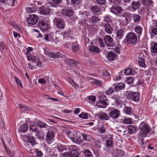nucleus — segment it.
Here are the masks:
<instances>
[{
	"mask_svg": "<svg viewBox=\"0 0 157 157\" xmlns=\"http://www.w3.org/2000/svg\"><path fill=\"white\" fill-rule=\"evenodd\" d=\"M140 131L139 135L142 137H145L150 131L148 126L145 122H142L139 125Z\"/></svg>",
	"mask_w": 157,
	"mask_h": 157,
	"instance_id": "nucleus-1",
	"label": "nucleus"
},
{
	"mask_svg": "<svg viewBox=\"0 0 157 157\" xmlns=\"http://www.w3.org/2000/svg\"><path fill=\"white\" fill-rule=\"evenodd\" d=\"M49 18L43 17L39 22V26L41 31L43 32H47L49 29V25L45 21H48Z\"/></svg>",
	"mask_w": 157,
	"mask_h": 157,
	"instance_id": "nucleus-2",
	"label": "nucleus"
},
{
	"mask_svg": "<svg viewBox=\"0 0 157 157\" xmlns=\"http://www.w3.org/2000/svg\"><path fill=\"white\" fill-rule=\"evenodd\" d=\"M127 42L128 43L134 44L137 41V37L136 34L130 32L128 33L125 37Z\"/></svg>",
	"mask_w": 157,
	"mask_h": 157,
	"instance_id": "nucleus-3",
	"label": "nucleus"
},
{
	"mask_svg": "<svg viewBox=\"0 0 157 157\" xmlns=\"http://www.w3.org/2000/svg\"><path fill=\"white\" fill-rule=\"evenodd\" d=\"M107 111L109 112L110 117L113 119H115L118 118L120 114L119 111L113 107L109 108Z\"/></svg>",
	"mask_w": 157,
	"mask_h": 157,
	"instance_id": "nucleus-4",
	"label": "nucleus"
},
{
	"mask_svg": "<svg viewBox=\"0 0 157 157\" xmlns=\"http://www.w3.org/2000/svg\"><path fill=\"white\" fill-rule=\"evenodd\" d=\"M54 23L59 29H63L65 26V23L64 21L59 18H57L54 20Z\"/></svg>",
	"mask_w": 157,
	"mask_h": 157,
	"instance_id": "nucleus-5",
	"label": "nucleus"
},
{
	"mask_svg": "<svg viewBox=\"0 0 157 157\" xmlns=\"http://www.w3.org/2000/svg\"><path fill=\"white\" fill-rule=\"evenodd\" d=\"M38 20L37 16L35 14H33L30 15L26 20L28 24L34 25L36 24Z\"/></svg>",
	"mask_w": 157,
	"mask_h": 157,
	"instance_id": "nucleus-6",
	"label": "nucleus"
},
{
	"mask_svg": "<svg viewBox=\"0 0 157 157\" xmlns=\"http://www.w3.org/2000/svg\"><path fill=\"white\" fill-rule=\"evenodd\" d=\"M96 117H98L101 121H106L109 119V117L108 115L105 113L101 112L96 113L95 115Z\"/></svg>",
	"mask_w": 157,
	"mask_h": 157,
	"instance_id": "nucleus-7",
	"label": "nucleus"
},
{
	"mask_svg": "<svg viewBox=\"0 0 157 157\" xmlns=\"http://www.w3.org/2000/svg\"><path fill=\"white\" fill-rule=\"evenodd\" d=\"M67 146L69 151H71L70 154L71 155V157H78V153L75 150L76 148V146L75 145L68 146Z\"/></svg>",
	"mask_w": 157,
	"mask_h": 157,
	"instance_id": "nucleus-8",
	"label": "nucleus"
},
{
	"mask_svg": "<svg viewBox=\"0 0 157 157\" xmlns=\"http://www.w3.org/2000/svg\"><path fill=\"white\" fill-rule=\"evenodd\" d=\"M128 94L129 99H132L135 101H139L140 96L138 93L130 92L128 93Z\"/></svg>",
	"mask_w": 157,
	"mask_h": 157,
	"instance_id": "nucleus-9",
	"label": "nucleus"
},
{
	"mask_svg": "<svg viewBox=\"0 0 157 157\" xmlns=\"http://www.w3.org/2000/svg\"><path fill=\"white\" fill-rule=\"evenodd\" d=\"M104 40L105 44L108 47H112L113 45V40L111 36L106 35L105 37Z\"/></svg>",
	"mask_w": 157,
	"mask_h": 157,
	"instance_id": "nucleus-10",
	"label": "nucleus"
},
{
	"mask_svg": "<svg viewBox=\"0 0 157 157\" xmlns=\"http://www.w3.org/2000/svg\"><path fill=\"white\" fill-rule=\"evenodd\" d=\"M122 11L121 8L120 6H113L112 7L110 10V12L116 15L120 14Z\"/></svg>",
	"mask_w": 157,
	"mask_h": 157,
	"instance_id": "nucleus-11",
	"label": "nucleus"
},
{
	"mask_svg": "<svg viewBox=\"0 0 157 157\" xmlns=\"http://www.w3.org/2000/svg\"><path fill=\"white\" fill-rule=\"evenodd\" d=\"M39 11L41 14L45 15L48 14L50 13V10L46 6L40 7Z\"/></svg>",
	"mask_w": 157,
	"mask_h": 157,
	"instance_id": "nucleus-12",
	"label": "nucleus"
},
{
	"mask_svg": "<svg viewBox=\"0 0 157 157\" xmlns=\"http://www.w3.org/2000/svg\"><path fill=\"white\" fill-rule=\"evenodd\" d=\"M74 143L76 144H80L82 142V140L81 139V134L77 133L75 138L72 141Z\"/></svg>",
	"mask_w": 157,
	"mask_h": 157,
	"instance_id": "nucleus-13",
	"label": "nucleus"
},
{
	"mask_svg": "<svg viewBox=\"0 0 157 157\" xmlns=\"http://www.w3.org/2000/svg\"><path fill=\"white\" fill-rule=\"evenodd\" d=\"M141 6L140 2V1H134L132 2V7L134 10L135 11L138 10Z\"/></svg>",
	"mask_w": 157,
	"mask_h": 157,
	"instance_id": "nucleus-14",
	"label": "nucleus"
},
{
	"mask_svg": "<svg viewBox=\"0 0 157 157\" xmlns=\"http://www.w3.org/2000/svg\"><path fill=\"white\" fill-rule=\"evenodd\" d=\"M28 129V126L26 123L20 125L19 129V131L22 133L26 132Z\"/></svg>",
	"mask_w": 157,
	"mask_h": 157,
	"instance_id": "nucleus-15",
	"label": "nucleus"
},
{
	"mask_svg": "<svg viewBox=\"0 0 157 157\" xmlns=\"http://www.w3.org/2000/svg\"><path fill=\"white\" fill-rule=\"evenodd\" d=\"M125 87V85L124 83L120 82L118 83L115 87V90L116 91L122 90L124 89Z\"/></svg>",
	"mask_w": 157,
	"mask_h": 157,
	"instance_id": "nucleus-16",
	"label": "nucleus"
},
{
	"mask_svg": "<svg viewBox=\"0 0 157 157\" xmlns=\"http://www.w3.org/2000/svg\"><path fill=\"white\" fill-rule=\"evenodd\" d=\"M88 48L89 50L90 51L95 53H98L100 52L99 49L94 45L90 46H89Z\"/></svg>",
	"mask_w": 157,
	"mask_h": 157,
	"instance_id": "nucleus-17",
	"label": "nucleus"
},
{
	"mask_svg": "<svg viewBox=\"0 0 157 157\" xmlns=\"http://www.w3.org/2000/svg\"><path fill=\"white\" fill-rule=\"evenodd\" d=\"M108 104L105 102L102 101H98L96 103L97 106L98 108H105L106 107Z\"/></svg>",
	"mask_w": 157,
	"mask_h": 157,
	"instance_id": "nucleus-18",
	"label": "nucleus"
},
{
	"mask_svg": "<svg viewBox=\"0 0 157 157\" xmlns=\"http://www.w3.org/2000/svg\"><path fill=\"white\" fill-rule=\"evenodd\" d=\"M54 136V134L53 131H48L46 135V139L48 141H49L53 139Z\"/></svg>",
	"mask_w": 157,
	"mask_h": 157,
	"instance_id": "nucleus-19",
	"label": "nucleus"
},
{
	"mask_svg": "<svg viewBox=\"0 0 157 157\" xmlns=\"http://www.w3.org/2000/svg\"><path fill=\"white\" fill-rule=\"evenodd\" d=\"M124 73L126 75H134L136 74V72L130 68H128L125 70Z\"/></svg>",
	"mask_w": 157,
	"mask_h": 157,
	"instance_id": "nucleus-20",
	"label": "nucleus"
},
{
	"mask_svg": "<svg viewBox=\"0 0 157 157\" xmlns=\"http://www.w3.org/2000/svg\"><path fill=\"white\" fill-rule=\"evenodd\" d=\"M104 27L105 32L108 34H111L113 31V29L112 28L110 24H106L104 25Z\"/></svg>",
	"mask_w": 157,
	"mask_h": 157,
	"instance_id": "nucleus-21",
	"label": "nucleus"
},
{
	"mask_svg": "<svg viewBox=\"0 0 157 157\" xmlns=\"http://www.w3.org/2000/svg\"><path fill=\"white\" fill-rule=\"evenodd\" d=\"M100 20L98 17L93 16L89 19V21L90 22L94 24L98 22Z\"/></svg>",
	"mask_w": 157,
	"mask_h": 157,
	"instance_id": "nucleus-22",
	"label": "nucleus"
},
{
	"mask_svg": "<svg viewBox=\"0 0 157 157\" xmlns=\"http://www.w3.org/2000/svg\"><path fill=\"white\" fill-rule=\"evenodd\" d=\"M67 82L70 84L71 86L75 88H77L78 87V86L77 84L73 80L70 78H68L67 79Z\"/></svg>",
	"mask_w": 157,
	"mask_h": 157,
	"instance_id": "nucleus-23",
	"label": "nucleus"
},
{
	"mask_svg": "<svg viewBox=\"0 0 157 157\" xmlns=\"http://www.w3.org/2000/svg\"><path fill=\"white\" fill-rule=\"evenodd\" d=\"M116 39L120 40L121 39L123 36V31L121 29L118 30L117 31Z\"/></svg>",
	"mask_w": 157,
	"mask_h": 157,
	"instance_id": "nucleus-24",
	"label": "nucleus"
},
{
	"mask_svg": "<svg viewBox=\"0 0 157 157\" xmlns=\"http://www.w3.org/2000/svg\"><path fill=\"white\" fill-rule=\"evenodd\" d=\"M139 64L141 67H145V64L144 59L143 57H139L137 60Z\"/></svg>",
	"mask_w": 157,
	"mask_h": 157,
	"instance_id": "nucleus-25",
	"label": "nucleus"
},
{
	"mask_svg": "<svg viewBox=\"0 0 157 157\" xmlns=\"http://www.w3.org/2000/svg\"><path fill=\"white\" fill-rule=\"evenodd\" d=\"M107 56L109 60H113L116 58L117 55L113 52H110L108 54Z\"/></svg>",
	"mask_w": 157,
	"mask_h": 157,
	"instance_id": "nucleus-26",
	"label": "nucleus"
},
{
	"mask_svg": "<svg viewBox=\"0 0 157 157\" xmlns=\"http://www.w3.org/2000/svg\"><path fill=\"white\" fill-rule=\"evenodd\" d=\"M124 112L127 115H131L133 113L131 107H129L125 106L124 110Z\"/></svg>",
	"mask_w": 157,
	"mask_h": 157,
	"instance_id": "nucleus-27",
	"label": "nucleus"
},
{
	"mask_svg": "<svg viewBox=\"0 0 157 157\" xmlns=\"http://www.w3.org/2000/svg\"><path fill=\"white\" fill-rule=\"evenodd\" d=\"M114 97L115 101L117 105H119L123 103L122 98L119 95H116Z\"/></svg>",
	"mask_w": 157,
	"mask_h": 157,
	"instance_id": "nucleus-28",
	"label": "nucleus"
},
{
	"mask_svg": "<svg viewBox=\"0 0 157 157\" xmlns=\"http://www.w3.org/2000/svg\"><path fill=\"white\" fill-rule=\"evenodd\" d=\"M68 136V137L72 141L74 139V138H75L77 133L75 132H74L68 131L67 132Z\"/></svg>",
	"mask_w": 157,
	"mask_h": 157,
	"instance_id": "nucleus-29",
	"label": "nucleus"
},
{
	"mask_svg": "<svg viewBox=\"0 0 157 157\" xmlns=\"http://www.w3.org/2000/svg\"><path fill=\"white\" fill-rule=\"evenodd\" d=\"M63 56V57L62 56L61 57L63 59L64 61L65 62L70 65H71L72 64L74 63V61L69 58H66L64 56Z\"/></svg>",
	"mask_w": 157,
	"mask_h": 157,
	"instance_id": "nucleus-30",
	"label": "nucleus"
},
{
	"mask_svg": "<svg viewBox=\"0 0 157 157\" xmlns=\"http://www.w3.org/2000/svg\"><path fill=\"white\" fill-rule=\"evenodd\" d=\"M143 30V28L140 26H137L135 29V31L138 36L141 35Z\"/></svg>",
	"mask_w": 157,
	"mask_h": 157,
	"instance_id": "nucleus-31",
	"label": "nucleus"
},
{
	"mask_svg": "<svg viewBox=\"0 0 157 157\" xmlns=\"http://www.w3.org/2000/svg\"><path fill=\"white\" fill-rule=\"evenodd\" d=\"M26 56L29 61H32L34 63L36 62L37 59H36L35 56H32L31 54H28Z\"/></svg>",
	"mask_w": 157,
	"mask_h": 157,
	"instance_id": "nucleus-32",
	"label": "nucleus"
},
{
	"mask_svg": "<svg viewBox=\"0 0 157 157\" xmlns=\"http://www.w3.org/2000/svg\"><path fill=\"white\" fill-rule=\"evenodd\" d=\"M128 133L129 134H132L135 132L136 128L135 126L133 125H130L128 126Z\"/></svg>",
	"mask_w": 157,
	"mask_h": 157,
	"instance_id": "nucleus-33",
	"label": "nucleus"
},
{
	"mask_svg": "<svg viewBox=\"0 0 157 157\" xmlns=\"http://www.w3.org/2000/svg\"><path fill=\"white\" fill-rule=\"evenodd\" d=\"M151 53H157V43H155L151 45Z\"/></svg>",
	"mask_w": 157,
	"mask_h": 157,
	"instance_id": "nucleus-34",
	"label": "nucleus"
},
{
	"mask_svg": "<svg viewBox=\"0 0 157 157\" xmlns=\"http://www.w3.org/2000/svg\"><path fill=\"white\" fill-rule=\"evenodd\" d=\"M123 16L124 18L127 19L128 21H130L131 18L132 17V14L130 13L124 12L123 14Z\"/></svg>",
	"mask_w": 157,
	"mask_h": 157,
	"instance_id": "nucleus-35",
	"label": "nucleus"
},
{
	"mask_svg": "<svg viewBox=\"0 0 157 157\" xmlns=\"http://www.w3.org/2000/svg\"><path fill=\"white\" fill-rule=\"evenodd\" d=\"M13 27L16 30L23 33V28L22 26L20 25H15Z\"/></svg>",
	"mask_w": 157,
	"mask_h": 157,
	"instance_id": "nucleus-36",
	"label": "nucleus"
},
{
	"mask_svg": "<svg viewBox=\"0 0 157 157\" xmlns=\"http://www.w3.org/2000/svg\"><path fill=\"white\" fill-rule=\"evenodd\" d=\"M62 35L63 38H65L67 40H68L71 37V34L69 31H66L62 33Z\"/></svg>",
	"mask_w": 157,
	"mask_h": 157,
	"instance_id": "nucleus-37",
	"label": "nucleus"
},
{
	"mask_svg": "<svg viewBox=\"0 0 157 157\" xmlns=\"http://www.w3.org/2000/svg\"><path fill=\"white\" fill-rule=\"evenodd\" d=\"M91 10L94 13H98L101 11V9L99 6L94 5L91 7Z\"/></svg>",
	"mask_w": 157,
	"mask_h": 157,
	"instance_id": "nucleus-38",
	"label": "nucleus"
},
{
	"mask_svg": "<svg viewBox=\"0 0 157 157\" xmlns=\"http://www.w3.org/2000/svg\"><path fill=\"white\" fill-rule=\"evenodd\" d=\"M142 3L143 4H146L150 6H153V2L152 0H142Z\"/></svg>",
	"mask_w": 157,
	"mask_h": 157,
	"instance_id": "nucleus-39",
	"label": "nucleus"
},
{
	"mask_svg": "<svg viewBox=\"0 0 157 157\" xmlns=\"http://www.w3.org/2000/svg\"><path fill=\"white\" fill-rule=\"evenodd\" d=\"M103 21L106 22H110L112 21L111 17L109 15L106 14L104 16Z\"/></svg>",
	"mask_w": 157,
	"mask_h": 157,
	"instance_id": "nucleus-40",
	"label": "nucleus"
},
{
	"mask_svg": "<svg viewBox=\"0 0 157 157\" xmlns=\"http://www.w3.org/2000/svg\"><path fill=\"white\" fill-rule=\"evenodd\" d=\"M79 15H81V17L83 18V19L86 20L87 18H88L89 15L87 14V11H85L83 12H79Z\"/></svg>",
	"mask_w": 157,
	"mask_h": 157,
	"instance_id": "nucleus-41",
	"label": "nucleus"
},
{
	"mask_svg": "<svg viewBox=\"0 0 157 157\" xmlns=\"http://www.w3.org/2000/svg\"><path fill=\"white\" fill-rule=\"evenodd\" d=\"M61 2V0H53L52 2L49 4L52 7H56L57 5L60 3Z\"/></svg>",
	"mask_w": 157,
	"mask_h": 157,
	"instance_id": "nucleus-42",
	"label": "nucleus"
},
{
	"mask_svg": "<svg viewBox=\"0 0 157 157\" xmlns=\"http://www.w3.org/2000/svg\"><path fill=\"white\" fill-rule=\"evenodd\" d=\"M29 129L32 131L35 132L38 128V127L35 123L31 124L29 127Z\"/></svg>",
	"mask_w": 157,
	"mask_h": 157,
	"instance_id": "nucleus-43",
	"label": "nucleus"
},
{
	"mask_svg": "<svg viewBox=\"0 0 157 157\" xmlns=\"http://www.w3.org/2000/svg\"><path fill=\"white\" fill-rule=\"evenodd\" d=\"M57 148L58 150L59 151H62L67 150V147H66L60 144L58 145Z\"/></svg>",
	"mask_w": 157,
	"mask_h": 157,
	"instance_id": "nucleus-44",
	"label": "nucleus"
},
{
	"mask_svg": "<svg viewBox=\"0 0 157 157\" xmlns=\"http://www.w3.org/2000/svg\"><path fill=\"white\" fill-rule=\"evenodd\" d=\"M28 141L31 143L32 145L35 144V140L34 137L32 136H29L28 137Z\"/></svg>",
	"mask_w": 157,
	"mask_h": 157,
	"instance_id": "nucleus-45",
	"label": "nucleus"
},
{
	"mask_svg": "<svg viewBox=\"0 0 157 157\" xmlns=\"http://www.w3.org/2000/svg\"><path fill=\"white\" fill-rule=\"evenodd\" d=\"M18 105L20 109L23 112H25L27 113L29 109L28 108H27L25 106H23L20 104H18Z\"/></svg>",
	"mask_w": 157,
	"mask_h": 157,
	"instance_id": "nucleus-46",
	"label": "nucleus"
},
{
	"mask_svg": "<svg viewBox=\"0 0 157 157\" xmlns=\"http://www.w3.org/2000/svg\"><path fill=\"white\" fill-rule=\"evenodd\" d=\"M89 114L87 113H82L81 114L79 115L78 116L83 119H87L89 117Z\"/></svg>",
	"mask_w": 157,
	"mask_h": 157,
	"instance_id": "nucleus-47",
	"label": "nucleus"
},
{
	"mask_svg": "<svg viewBox=\"0 0 157 157\" xmlns=\"http://www.w3.org/2000/svg\"><path fill=\"white\" fill-rule=\"evenodd\" d=\"M133 17L134 21L135 23L138 22L140 21V16L138 15L134 14Z\"/></svg>",
	"mask_w": 157,
	"mask_h": 157,
	"instance_id": "nucleus-48",
	"label": "nucleus"
},
{
	"mask_svg": "<svg viewBox=\"0 0 157 157\" xmlns=\"http://www.w3.org/2000/svg\"><path fill=\"white\" fill-rule=\"evenodd\" d=\"M37 124L40 128H47L48 126L46 124L42 123L41 121L38 122Z\"/></svg>",
	"mask_w": 157,
	"mask_h": 157,
	"instance_id": "nucleus-49",
	"label": "nucleus"
},
{
	"mask_svg": "<svg viewBox=\"0 0 157 157\" xmlns=\"http://www.w3.org/2000/svg\"><path fill=\"white\" fill-rule=\"evenodd\" d=\"M123 122L125 124H129L132 123V120L131 118H126L123 120Z\"/></svg>",
	"mask_w": 157,
	"mask_h": 157,
	"instance_id": "nucleus-50",
	"label": "nucleus"
},
{
	"mask_svg": "<svg viewBox=\"0 0 157 157\" xmlns=\"http://www.w3.org/2000/svg\"><path fill=\"white\" fill-rule=\"evenodd\" d=\"M113 140L112 138H109L106 141V145L107 146L111 147L113 144Z\"/></svg>",
	"mask_w": 157,
	"mask_h": 157,
	"instance_id": "nucleus-51",
	"label": "nucleus"
},
{
	"mask_svg": "<svg viewBox=\"0 0 157 157\" xmlns=\"http://www.w3.org/2000/svg\"><path fill=\"white\" fill-rule=\"evenodd\" d=\"M45 54L49 56H52L53 53H51L50 51L48 48L44 49Z\"/></svg>",
	"mask_w": 157,
	"mask_h": 157,
	"instance_id": "nucleus-52",
	"label": "nucleus"
},
{
	"mask_svg": "<svg viewBox=\"0 0 157 157\" xmlns=\"http://www.w3.org/2000/svg\"><path fill=\"white\" fill-rule=\"evenodd\" d=\"M71 3L74 6H77L80 4L81 3L80 0H71Z\"/></svg>",
	"mask_w": 157,
	"mask_h": 157,
	"instance_id": "nucleus-53",
	"label": "nucleus"
},
{
	"mask_svg": "<svg viewBox=\"0 0 157 157\" xmlns=\"http://www.w3.org/2000/svg\"><path fill=\"white\" fill-rule=\"evenodd\" d=\"M81 136L83 138V139L86 141H89L90 140V136L89 135H86L84 133L81 134Z\"/></svg>",
	"mask_w": 157,
	"mask_h": 157,
	"instance_id": "nucleus-54",
	"label": "nucleus"
},
{
	"mask_svg": "<svg viewBox=\"0 0 157 157\" xmlns=\"http://www.w3.org/2000/svg\"><path fill=\"white\" fill-rule=\"evenodd\" d=\"M98 41L101 47L103 48L105 46L104 44L102 38H99L98 40Z\"/></svg>",
	"mask_w": 157,
	"mask_h": 157,
	"instance_id": "nucleus-55",
	"label": "nucleus"
},
{
	"mask_svg": "<svg viewBox=\"0 0 157 157\" xmlns=\"http://www.w3.org/2000/svg\"><path fill=\"white\" fill-rule=\"evenodd\" d=\"M61 157H71V155L69 152H66L61 154Z\"/></svg>",
	"mask_w": 157,
	"mask_h": 157,
	"instance_id": "nucleus-56",
	"label": "nucleus"
},
{
	"mask_svg": "<svg viewBox=\"0 0 157 157\" xmlns=\"http://www.w3.org/2000/svg\"><path fill=\"white\" fill-rule=\"evenodd\" d=\"M5 147L6 151V153L10 156L11 157H14V154L13 152H11L9 150L6 148Z\"/></svg>",
	"mask_w": 157,
	"mask_h": 157,
	"instance_id": "nucleus-57",
	"label": "nucleus"
},
{
	"mask_svg": "<svg viewBox=\"0 0 157 157\" xmlns=\"http://www.w3.org/2000/svg\"><path fill=\"white\" fill-rule=\"evenodd\" d=\"M14 79L15 80V81L17 85H19V86L21 87L22 88L23 86L22 85L21 82L20 80L17 77H15L14 78Z\"/></svg>",
	"mask_w": 157,
	"mask_h": 157,
	"instance_id": "nucleus-58",
	"label": "nucleus"
},
{
	"mask_svg": "<svg viewBox=\"0 0 157 157\" xmlns=\"http://www.w3.org/2000/svg\"><path fill=\"white\" fill-rule=\"evenodd\" d=\"M73 11L71 10H67L66 12L65 15L68 17H70L73 14Z\"/></svg>",
	"mask_w": 157,
	"mask_h": 157,
	"instance_id": "nucleus-59",
	"label": "nucleus"
},
{
	"mask_svg": "<svg viewBox=\"0 0 157 157\" xmlns=\"http://www.w3.org/2000/svg\"><path fill=\"white\" fill-rule=\"evenodd\" d=\"M130 21H127V19L124 18V19H123V20H122L121 21V23L124 26H126L128 24Z\"/></svg>",
	"mask_w": 157,
	"mask_h": 157,
	"instance_id": "nucleus-60",
	"label": "nucleus"
},
{
	"mask_svg": "<svg viewBox=\"0 0 157 157\" xmlns=\"http://www.w3.org/2000/svg\"><path fill=\"white\" fill-rule=\"evenodd\" d=\"M110 3L113 5H119L120 2L118 0H110Z\"/></svg>",
	"mask_w": 157,
	"mask_h": 157,
	"instance_id": "nucleus-61",
	"label": "nucleus"
},
{
	"mask_svg": "<svg viewBox=\"0 0 157 157\" xmlns=\"http://www.w3.org/2000/svg\"><path fill=\"white\" fill-rule=\"evenodd\" d=\"M27 11L28 13H32L35 12V9L31 7H27L26 8Z\"/></svg>",
	"mask_w": 157,
	"mask_h": 157,
	"instance_id": "nucleus-62",
	"label": "nucleus"
},
{
	"mask_svg": "<svg viewBox=\"0 0 157 157\" xmlns=\"http://www.w3.org/2000/svg\"><path fill=\"white\" fill-rule=\"evenodd\" d=\"M157 30L155 28H153L151 30V36H152L156 35L157 34Z\"/></svg>",
	"mask_w": 157,
	"mask_h": 157,
	"instance_id": "nucleus-63",
	"label": "nucleus"
},
{
	"mask_svg": "<svg viewBox=\"0 0 157 157\" xmlns=\"http://www.w3.org/2000/svg\"><path fill=\"white\" fill-rule=\"evenodd\" d=\"M113 89L112 88H110L105 91V93L107 95L113 93Z\"/></svg>",
	"mask_w": 157,
	"mask_h": 157,
	"instance_id": "nucleus-64",
	"label": "nucleus"
}]
</instances>
